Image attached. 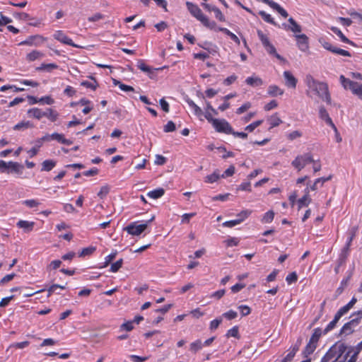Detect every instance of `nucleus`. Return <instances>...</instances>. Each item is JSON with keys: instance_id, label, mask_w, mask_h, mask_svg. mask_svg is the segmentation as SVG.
Listing matches in <instances>:
<instances>
[{"instance_id": "obj_1", "label": "nucleus", "mask_w": 362, "mask_h": 362, "mask_svg": "<svg viewBox=\"0 0 362 362\" xmlns=\"http://www.w3.org/2000/svg\"><path fill=\"white\" fill-rule=\"evenodd\" d=\"M305 82L308 87L306 94L308 97L313 98L316 96L327 104L331 103V96L326 83L315 80L311 75L306 76Z\"/></svg>"}, {"instance_id": "obj_2", "label": "nucleus", "mask_w": 362, "mask_h": 362, "mask_svg": "<svg viewBox=\"0 0 362 362\" xmlns=\"http://www.w3.org/2000/svg\"><path fill=\"white\" fill-rule=\"evenodd\" d=\"M346 350V346L344 343L337 342L332 345L325 355L322 358L321 362H333L342 361L343 354Z\"/></svg>"}, {"instance_id": "obj_3", "label": "nucleus", "mask_w": 362, "mask_h": 362, "mask_svg": "<svg viewBox=\"0 0 362 362\" xmlns=\"http://www.w3.org/2000/svg\"><path fill=\"white\" fill-rule=\"evenodd\" d=\"M186 5L190 13L199 21L205 27L211 30H216V23L214 21H209V19L203 14L202 10L197 5L188 1L186 3Z\"/></svg>"}, {"instance_id": "obj_4", "label": "nucleus", "mask_w": 362, "mask_h": 362, "mask_svg": "<svg viewBox=\"0 0 362 362\" xmlns=\"http://www.w3.org/2000/svg\"><path fill=\"white\" fill-rule=\"evenodd\" d=\"M339 81L346 90H349L351 93L356 95L359 99L362 100V84L353 81L349 78H346L344 75H341Z\"/></svg>"}, {"instance_id": "obj_5", "label": "nucleus", "mask_w": 362, "mask_h": 362, "mask_svg": "<svg viewBox=\"0 0 362 362\" xmlns=\"http://www.w3.org/2000/svg\"><path fill=\"white\" fill-rule=\"evenodd\" d=\"M257 35L268 54L274 56L276 58L284 63L286 62V60L276 52V48L270 42L267 36L265 35L262 31L257 30Z\"/></svg>"}, {"instance_id": "obj_6", "label": "nucleus", "mask_w": 362, "mask_h": 362, "mask_svg": "<svg viewBox=\"0 0 362 362\" xmlns=\"http://www.w3.org/2000/svg\"><path fill=\"white\" fill-rule=\"evenodd\" d=\"M314 162L313 156L310 153H305L303 155L298 156L293 161L292 165L298 170V171H300L303 168H305L306 165L308 163Z\"/></svg>"}, {"instance_id": "obj_7", "label": "nucleus", "mask_w": 362, "mask_h": 362, "mask_svg": "<svg viewBox=\"0 0 362 362\" xmlns=\"http://www.w3.org/2000/svg\"><path fill=\"white\" fill-rule=\"evenodd\" d=\"M148 227V223L138 225L136 222H133L126 226L124 230L129 235L138 236L141 235Z\"/></svg>"}, {"instance_id": "obj_8", "label": "nucleus", "mask_w": 362, "mask_h": 362, "mask_svg": "<svg viewBox=\"0 0 362 362\" xmlns=\"http://www.w3.org/2000/svg\"><path fill=\"white\" fill-rule=\"evenodd\" d=\"M214 127L219 132H223L230 134L233 132V128L230 124L225 119H215L213 120Z\"/></svg>"}, {"instance_id": "obj_9", "label": "nucleus", "mask_w": 362, "mask_h": 362, "mask_svg": "<svg viewBox=\"0 0 362 362\" xmlns=\"http://www.w3.org/2000/svg\"><path fill=\"white\" fill-rule=\"evenodd\" d=\"M45 41V38L41 35L30 36L28 39L19 43V45H35L38 46Z\"/></svg>"}, {"instance_id": "obj_10", "label": "nucleus", "mask_w": 362, "mask_h": 362, "mask_svg": "<svg viewBox=\"0 0 362 362\" xmlns=\"http://www.w3.org/2000/svg\"><path fill=\"white\" fill-rule=\"evenodd\" d=\"M297 40V45L300 50L306 52L309 49L308 38L305 34L295 35Z\"/></svg>"}, {"instance_id": "obj_11", "label": "nucleus", "mask_w": 362, "mask_h": 362, "mask_svg": "<svg viewBox=\"0 0 362 362\" xmlns=\"http://www.w3.org/2000/svg\"><path fill=\"white\" fill-rule=\"evenodd\" d=\"M54 37L57 40L61 42L62 43L71 45L74 47H81L80 46L74 44L72 40L69 38L62 30H58L55 32L54 34Z\"/></svg>"}, {"instance_id": "obj_12", "label": "nucleus", "mask_w": 362, "mask_h": 362, "mask_svg": "<svg viewBox=\"0 0 362 362\" xmlns=\"http://www.w3.org/2000/svg\"><path fill=\"white\" fill-rule=\"evenodd\" d=\"M358 322H359L358 318L351 320V321L344 324V325L341 329L340 333L344 334L346 335L351 334L354 331V329L358 326Z\"/></svg>"}, {"instance_id": "obj_13", "label": "nucleus", "mask_w": 362, "mask_h": 362, "mask_svg": "<svg viewBox=\"0 0 362 362\" xmlns=\"http://www.w3.org/2000/svg\"><path fill=\"white\" fill-rule=\"evenodd\" d=\"M319 116L321 119L324 120L328 125H329L334 132H337V127L333 123L332 119L330 118L328 112L325 110L323 106L320 107L319 109Z\"/></svg>"}, {"instance_id": "obj_14", "label": "nucleus", "mask_w": 362, "mask_h": 362, "mask_svg": "<svg viewBox=\"0 0 362 362\" xmlns=\"http://www.w3.org/2000/svg\"><path fill=\"white\" fill-rule=\"evenodd\" d=\"M284 77L285 78V85L287 87L291 88H295L296 87L297 79L289 71H285L284 72Z\"/></svg>"}, {"instance_id": "obj_15", "label": "nucleus", "mask_w": 362, "mask_h": 362, "mask_svg": "<svg viewBox=\"0 0 362 362\" xmlns=\"http://www.w3.org/2000/svg\"><path fill=\"white\" fill-rule=\"evenodd\" d=\"M332 178V176L329 175L327 177H320L315 180L314 183L313 185H309V183H307V187H309V191H316L319 187H322L324 183L327 181L330 180Z\"/></svg>"}, {"instance_id": "obj_16", "label": "nucleus", "mask_w": 362, "mask_h": 362, "mask_svg": "<svg viewBox=\"0 0 362 362\" xmlns=\"http://www.w3.org/2000/svg\"><path fill=\"white\" fill-rule=\"evenodd\" d=\"M304 196L298 200V209H300L303 206H307L311 202V198L309 195V187H307L305 189Z\"/></svg>"}, {"instance_id": "obj_17", "label": "nucleus", "mask_w": 362, "mask_h": 362, "mask_svg": "<svg viewBox=\"0 0 362 362\" xmlns=\"http://www.w3.org/2000/svg\"><path fill=\"white\" fill-rule=\"evenodd\" d=\"M288 22L290 23L289 25L283 24V26L285 29L289 30L294 33H299L301 32V27L295 21L293 18H290L288 19Z\"/></svg>"}, {"instance_id": "obj_18", "label": "nucleus", "mask_w": 362, "mask_h": 362, "mask_svg": "<svg viewBox=\"0 0 362 362\" xmlns=\"http://www.w3.org/2000/svg\"><path fill=\"white\" fill-rule=\"evenodd\" d=\"M245 82L252 87H259L263 85L262 79L257 76L252 75L246 78Z\"/></svg>"}, {"instance_id": "obj_19", "label": "nucleus", "mask_w": 362, "mask_h": 362, "mask_svg": "<svg viewBox=\"0 0 362 362\" xmlns=\"http://www.w3.org/2000/svg\"><path fill=\"white\" fill-rule=\"evenodd\" d=\"M35 226V223L33 221H28L24 220H21L17 223V226L20 228H23L25 232H30L33 230Z\"/></svg>"}, {"instance_id": "obj_20", "label": "nucleus", "mask_w": 362, "mask_h": 362, "mask_svg": "<svg viewBox=\"0 0 362 362\" xmlns=\"http://www.w3.org/2000/svg\"><path fill=\"white\" fill-rule=\"evenodd\" d=\"M267 93L270 96L276 97L284 94V90L276 85H272L268 87Z\"/></svg>"}, {"instance_id": "obj_21", "label": "nucleus", "mask_w": 362, "mask_h": 362, "mask_svg": "<svg viewBox=\"0 0 362 362\" xmlns=\"http://www.w3.org/2000/svg\"><path fill=\"white\" fill-rule=\"evenodd\" d=\"M28 115L29 117H34L37 119H40L42 117H44L45 112L42 111L40 109L34 107L28 110Z\"/></svg>"}, {"instance_id": "obj_22", "label": "nucleus", "mask_w": 362, "mask_h": 362, "mask_svg": "<svg viewBox=\"0 0 362 362\" xmlns=\"http://www.w3.org/2000/svg\"><path fill=\"white\" fill-rule=\"evenodd\" d=\"M51 136L52 140H56L61 144L66 145H70L72 144V141L65 139L64 136L62 134L53 133L51 134Z\"/></svg>"}, {"instance_id": "obj_23", "label": "nucleus", "mask_w": 362, "mask_h": 362, "mask_svg": "<svg viewBox=\"0 0 362 362\" xmlns=\"http://www.w3.org/2000/svg\"><path fill=\"white\" fill-rule=\"evenodd\" d=\"M165 194V190L163 188H158L154 190L150 191L147 193V196L151 199H157L160 198Z\"/></svg>"}, {"instance_id": "obj_24", "label": "nucleus", "mask_w": 362, "mask_h": 362, "mask_svg": "<svg viewBox=\"0 0 362 362\" xmlns=\"http://www.w3.org/2000/svg\"><path fill=\"white\" fill-rule=\"evenodd\" d=\"M43 56L44 54L41 52L37 50H33L26 55V59L28 62H33L35 60L41 59L42 57H43Z\"/></svg>"}, {"instance_id": "obj_25", "label": "nucleus", "mask_w": 362, "mask_h": 362, "mask_svg": "<svg viewBox=\"0 0 362 362\" xmlns=\"http://www.w3.org/2000/svg\"><path fill=\"white\" fill-rule=\"evenodd\" d=\"M34 126L30 121H22L13 127L14 130H24L33 128Z\"/></svg>"}, {"instance_id": "obj_26", "label": "nucleus", "mask_w": 362, "mask_h": 362, "mask_svg": "<svg viewBox=\"0 0 362 362\" xmlns=\"http://www.w3.org/2000/svg\"><path fill=\"white\" fill-rule=\"evenodd\" d=\"M23 168V165L16 162H8L6 163V169H11L12 171L19 173Z\"/></svg>"}, {"instance_id": "obj_27", "label": "nucleus", "mask_w": 362, "mask_h": 362, "mask_svg": "<svg viewBox=\"0 0 362 362\" xmlns=\"http://www.w3.org/2000/svg\"><path fill=\"white\" fill-rule=\"evenodd\" d=\"M316 347H317V343L310 340L303 351L304 355L306 357L308 355H310L311 354H313L314 352Z\"/></svg>"}, {"instance_id": "obj_28", "label": "nucleus", "mask_w": 362, "mask_h": 362, "mask_svg": "<svg viewBox=\"0 0 362 362\" xmlns=\"http://www.w3.org/2000/svg\"><path fill=\"white\" fill-rule=\"evenodd\" d=\"M221 177L218 170H215L212 174L207 175L205 177V182L207 183H214L216 182Z\"/></svg>"}, {"instance_id": "obj_29", "label": "nucleus", "mask_w": 362, "mask_h": 362, "mask_svg": "<svg viewBox=\"0 0 362 362\" xmlns=\"http://www.w3.org/2000/svg\"><path fill=\"white\" fill-rule=\"evenodd\" d=\"M58 66L56 64H42L40 66L36 68L37 71H51L52 69H57Z\"/></svg>"}, {"instance_id": "obj_30", "label": "nucleus", "mask_w": 362, "mask_h": 362, "mask_svg": "<svg viewBox=\"0 0 362 362\" xmlns=\"http://www.w3.org/2000/svg\"><path fill=\"white\" fill-rule=\"evenodd\" d=\"M331 30L337 35L339 37V38L341 39V40L344 42H346V43H350V44H353L351 41H350L342 33L341 31L336 28V27H332L331 28Z\"/></svg>"}, {"instance_id": "obj_31", "label": "nucleus", "mask_w": 362, "mask_h": 362, "mask_svg": "<svg viewBox=\"0 0 362 362\" xmlns=\"http://www.w3.org/2000/svg\"><path fill=\"white\" fill-rule=\"evenodd\" d=\"M218 30L222 31L228 35L236 44L240 45V42L239 38L233 33H231L229 30L225 28H218Z\"/></svg>"}, {"instance_id": "obj_32", "label": "nucleus", "mask_w": 362, "mask_h": 362, "mask_svg": "<svg viewBox=\"0 0 362 362\" xmlns=\"http://www.w3.org/2000/svg\"><path fill=\"white\" fill-rule=\"evenodd\" d=\"M45 114L44 117H47L52 122L56 121L59 117V114L51 108L47 109Z\"/></svg>"}, {"instance_id": "obj_33", "label": "nucleus", "mask_w": 362, "mask_h": 362, "mask_svg": "<svg viewBox=\"0 0 362 362\" xmlns=\"http://www.w3.org/2000/svg\"><path fill=\"white\" fill-rule=\"evenodd\" d=\"M42 165V170L49 171L55 166L56 162L52 160H46L43 161Z\"/></svg>"}, {"instance_id": "obj_34", "label": "nucleus", "mask_w": 362, "mask_h": 362, "mask_svg": "<svg viewBox=\"0 0 362 362\" xmlns=\"http://www.w3.org/2000/svg\"><path fill=\"white\" fill-rule=\"evenodd\" d=\"M187 102L189 107H191L193 109L194 112L197 116L202 115V110L199 106H197L192 100L188 99Z\"/></svg>"}, {"instance_id": "obj_35", "label": "nucleus", "mask_w": 362, "mask_h": 362, "mask_svg": "<svg viewBox=\"0 0 362 362\" xmlns=\"http://www.w3.org/2000/svg\"><path fill=\"white\" fill-rule=\"evenodd\" d=\"M113 83L115 85L119 86V88L122 90H124V91H134V88L132 86L123 84L116 79H113Z\"/></svg>"}, {"instance_id": "obj_36", "label": "nucleus", "mask_w": 362, "mask_h": 362, "mask_svg": "<svg viewBox=\"0 0 362 362\" xmlns=\"http://www.w3.org/2000/svg\"><path fill=\"white\" fill-rule=\"evenodd\" d=\"M226 337H235V338H239L240 336H239V330H238V327L237 326H235L233 327V328L230 329L227 333H226Z\"/></svg>"}, {"instance_id": "obj_37", "label": "nucleus", "mask_w": 362, "mask_h": 362, "mask_svg": "<svg viewBox=\"0 0 362 362\" xmlns=\"http://www.w3.org/2000/svg\"><path fill=\"white\" fill-rule=\"evenodd\" d=\"M259 14L262 16V18L267 21V23H272L274 25H277V24L274 22L271 16L266 12L261 11L259 12Z\"/></svg>"}, {"instance_id": "obj_38", "label": "nucleus", "mask_w": 362, "mask_h": 362, "mask_svg": "<svg viewBox=\"0 0 362 362\" xmlns=\"http://www.w3.org/2000/svg\"><path fill=\"white\" fill-rule=\"evenodd\" d=\"M110 192V187L109 185H106L103 187H101L100 191L98 193V196L100 197L101 199L104 198L107 196V194Z\"/></svg>"}, {"instance_id": "obj_39", "label": "nucleus", "mask_w": 362, "mask_h": 362, "mask_svg": "<svg viewBox=\"0 0 362 362\" xmlns=\"http://www.w3.org/2000/svg\"><path fill=\"white\" fill-rule=\"evenodd\" d=\"M269 121L271 124V127H277L282 122L281 119L276 115L272 116Z\"/></svg>"}, {"instance_id": "obj_40", "label": "nucleus", "mask_w": 362, "mask_h": 362, "mask_svg": "<svg viewBox=\"0 0 362 362\" xmlns=\"http://www.w3.org/2000/svg\"><path fill=\"white\" fill-rule=\"evenodd\" d=\"M274 212L273 211H267L263 216L262 221L264 223H270L273 221Z\"/></svg>"}, {"instance_id": "obj_41", "label": "nucleus", "mask_w": 362, "mask_h": 362, "mask_svg": "<svg viewBox=\"0 0 362 362\" xmlns=\"http://www.w3.org/2000/svg\"><path fill=\"white\" fill-rule=\"evenodd\" d=\"M202 347V344L200 340H197L196 341L192 342L190 344V350L194 353L197 352V351H199V349H201Z\"/></svg>"}, {"instance_id": "obj_42", "label": "nucleus", "mask_w": 362, "mask_h": 362, "mask_svg": "<svg viewBox=\"0 0 362 362\" xmlns=\"http://www.w3.org/2000/svg\"><path fill=\"white\" fill-rule=\"evenodd\" d=\"M322 334V330L320 328H317L314 330V332L310 337V340L317 343L320 336Z\"/></svg>"}, {"instance_id": "obj_43", "label": "nucleus", "mask_w": 362, "mask_h": 362, "mask_svg": "<svg viewBox=\"0 0 362 362\" xmlns=\"http://www.w3.org/2000/svg\"><path fill=\"white\" fill-rule=\"evenodd\" d=\"M263 122L262 120L255 121L245 127V130L252 132Z\"/></svg>"}, {"instance_id": "obj_44", "label": "nucleus", "mask_w": 362, "mask_h": 362, "mask_svg": "<svg viewBox=\"0 0 362 362\" xmlns=\"http://www.w3.org/2000/svg\"><path fill=\"white\" fill-rule=\"evenodd\" d=\"M16 276V274L14 273H12V274H7L5 276H4L1 280H0V286H4V284H6V283L11 281V280L13 279V278Z\"/></svg>"}, {"instance_id": "obj_45", "label": "nucleus", "mask_w": 362, "mask_h": 362, "mask_svg": "<svg viewBox=\"0 0 362 362\" xmlns=\"http://www.w3.org/2000/svg\"><path fill=\"white\" fill-rule=\"evenodd\" d=\"M251 107V103L250 102L245 103L241 107L237 109L236 113L238 115H241L243 112H246L248 109Z\"/></svg>"}, {"instance_id": "obj_46", "label": "nucleus", "mask_w": 362, "mask_h": 362, "mask_svg": "<svg viewBox=\"0 0 362 362\" xmlns=\"http://www.w3.org/2000/svg\"><path fill=\"white\" fill-rule=\"evenodd\" d=\"M95 250V247H88L83 248L82 251L80 252L79 256L80 257H85L87 255H91L94 251Z\"/></svg>"}, {"instance_id": "obj_47", "label": "nucleus", "mask_w": 362, "mask_h": 362, "mask_svg": "<svg viewBox=\"0 0 362 362\" xmlns=\"http://www.w3.org/2000/svg\"><path fill=\"white\" fill-rule=\"evenodd\" d=\"M123 260L122 259H119L116 262L113 263L111 265L110 271L112 272H117L122 266Z\"/></svg>"}, {"instance_id": "obj_48", "label": "nucleus", "mask_w": 362, "mask_h": 362, "mask_svg": "<svg viewBox=\"0 0 362 362\" xmlns=\"http://www.w3.org/2000/svg\"><path fill=\"white\" fill-rule=\"evenodd\" d=\"M300 136H302V133L298 130L293 131L287 135V138L291 141L300 138Z\"/></svg>"}, {"instance_id": "obj_49", "label": "nucleus", "mask_w": 362, "mask_h": 362, "mask_svg": "<svg viewBox=\"0 0 362 362\" xmlns=\"http://www.w3.org/2000/svg\"><path fill=\"white\" fill-rule=\"evenodd\" d=\"M319 42L325 49L333 52V49H334L335 47H333L329 42L325 41L323 39H320Z\"/></svg>"}, {"instance_id": "obj_50", "label": "nucleus", "mask_w": 362, "mask_h": 362, "mask_svg": "<svg viewBox=\"0 0 362 362\" xmlns=\"http://www.w3.org/2000/svg\"><path fill=\"white\" fill-rule=\"evenodd\" d=\"M23 204L29 208H35L40 204V203L35 199L25 200Z\"/></svg>"}, {"instance_id": "obj_51", "label": "nucleus", "mask_w": 362, "mask_h": 362, "mask_svg": "<svg viewBox=\"0 0 362 362\" xmlns=\"http://www.w3.org/2000/svg\"><path fill=\"white\" fill-rule=\"evenodd\" d=\"M175 130V124L173 121H169L166 125L164 126L165 132H172Z\"/></svg>"}, {"instance_id": "obj_52", "label": "nucleus", "mask_w": 362, "mask_h": 362, "mask_svg": "<svg viewBox=\"0 0 362 362\" xmlns=\"http://www.w3.org/2000/svg\"><path fill=\"white\" fill-rule=\"evenodd\" d=\"M50 140H52L51 134H46L44 136H42V138L38 139L36 141V143H37V147L40 148L44 141H49Z\"/></svg>"}, {"instance_id": "obj_53", "label": "nucleus", "mask_w": 362, "mask_h": 362, "mask_svg": "<svg viewBox=\"0 0 362 362\" xmlns=\"http://www.w3.org/2000/svg\"><path fill=\"white\" fill-rule=\"evenodd\" d=\"M212 11L214 12L215 16L217 19H218L220 21H225L224 16L217 7H213Z\"/></svg>"}, {"instance_id": "obj_54", "label": "nucleus", "mask_w": 362, "mask_h": 362, "mask_svg": "<svg viewBox=\"0 0 362 362\" xmlns=\"http://www.w3.org/2000/svg\"><path fill=\"white\" fill-rule=\"evenodd\" d=\"M241 223V220L235 219L232 221H226L223 223L225 227L232 228Z\"/></svg>"}, {"instance_id": "obj_55", "label": "nucleus", "mask_w": 362, "mask_h": 362, "mask_svg": "<svg viewBox=\"0 0 362 362\" xmlns=\"http://www.w3.org/2000/svg\"><path fill=\"white\" fill-rule=\"evenodd\" d=\"M57 288L64 289L65 286H61V285H59V284H53L52 286H51L47 289V291H48V295L47 296H50L53 293H54L56 291V290Z\"/></svg>"}, {"instance_id": "obj_56", "label": "nucleus", "mask_w": 362, "mask_h": 362, "mask_svg": "<svg viewBox=\"0 0 362 362\" xmlns=\"http://www.w3.org/2000/svg\"><path fill=\"white\" fill-rule=\"evenodd\" d=\"M62 264V261L60 260H54L50 262V264L47 266V269H57Z\"/></svg>"}, {"instance_id": "obj_57", "label": "nucleus", "mask_w": 362, "mask_h": 362, "mask_svg": "<svg viewBox=\"0 0 362 362\" xmlns=\"http://www.w3.org/2000/svg\"><path fill=\"white\" fill-rule=\"evenodd\" d=\"M235 173V167L233 165L230 166L225 172L221 175V177H227L232 176Z\"/></svg>"}, {"instance_id": "obj_58", "label": "nucleus", "mask_w": 362, "mask_h": 362, "mask_svg": "<svg viewBox=\"0 0 362 362\" xmlns=\"http://www.w3.org/2000/svg\"><path fill=\"white\" fill-rule=\"evenodd\" d=\"M298 279V276L296 272H292L289 274L286 278V281L288 282V284H291L293 282H296Z\"/></svg>"}, {"instance_id": "obj_59", "label": "nucleus", "mask_w": 362, "mask_h": 362, "mask_svg": "<svg viewBox=\"0 0 362 362\" xmlns=\"http://www.w3.org/2000/svg\"><path fill=\"white\" fill-rule=\"evenodd\" d=\"M29 341H24L22 342L14 343L10 346V347H15L17 349H24L29 345Z\"/></svg>"}, {"instance_id": "obj_60", "label": "nucleus", "mask_w": 362, "mask_h": 362, "mask_svg": "<svg viewBox=\"0 0 362 362\" xmlns=\"http://www.w3.org/2000/svg\"><path fill=\"white\" fill-rule=\"evenodd\" d=\"M238 309L240 310L242 316H247L251 312L250 308L247 305H240Z\"/></svg>"}, {"instance_id": "obj_61", "label": "nucleus", "mask_w": 362, "mask_h": 362, "mask_svg": "<svg viewBox=\"0 0 362 362\" xmlns=\"http://www.w3.org/2000/svg\"><path fill=\"white\" fill-rule=\"evenodd\" d=\"M166 162V158L161 155H156V160L154 161L156 165H162Z\"/></svg>"}, {"instance_id": "obj_62", "label": "nucleus", "mask_w": 362, "mask_h": 362, "mask_svg": "<svg viewBox=\"0 0 362 362\" xmlns=\"http://www.w3.org/2000/svg\"><path fill=\"white\" fill-rule=\"evenodd\" d=\"M223 316L227 318L228 320H233L238 316V313L233 310H229L223 314Z\"/></svg>"}, {"instance_id": "obj_63", "label": "nucleus", "mask_w": 362, "mask_h": 362, "mask_svg": "<svg viewBox=\"0 0 362 362\" xmlns=\"http://www.w3.org/2000/svg\"><path fill=\"white\" fill-rule=\"evenodd\" d=\"M159 103L163 111L165 112H169V104L164 98L160 99Z\"/></svg>"}, {"instance_id": "obj_64", "label": "nucleus", "mask_w": 362, "mask_h": 362, "mask_svg": "<svg viewBox=\"0 0 362 362\" xmlns=\"http://www.w3.org/2000/svg\"><path fill=\"white\" fill-rule=\"evenodd\" d=\"M362 350V341L358 343L356 346L350 348L349 351H350L349 354L353 351L356 354H358L360 351Z\"/></svg>"}]
</instances>
